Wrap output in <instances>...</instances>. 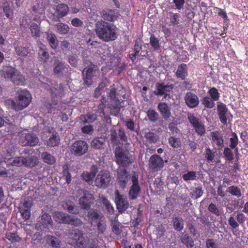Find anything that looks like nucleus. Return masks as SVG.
<instances>
[{
	"label": "nucleus",
	"mask_w": 248,
	"mask_h": 248,
	"mask_svg": "<svg viewBox=\"0 0 248 248\" xmlns=\"http://www.w3.org/2000/svg\"><path fill=\"white\" fill-rule=\"evenodd\" d=\"M95 31L97 36L106 42L114 41L118 36V29L116 26L102 20L96 22Z\"/></svg>",
	"instance_id": "f257e3e1"
},
{
	"label": "nucleus",
	"mask_w": 248,
	"mask_h": 248,
	"mask_svg": "<svg viewBox=\"0 0 248 248\" xmlns=\"http://www.w3.org/2000/svg\"><path fill=\"white\" fill-rule=\"evenodd\" d=\"M1 75L7 79H10L16 85H23L25 79L21 73L15 68L6 66L3 68Z\"/></svg>",
	"instance_id": "f03ea898"
},
{
	"label": "nucleus",
	"mask_w": 248,
	"mask_h": 248,
	"mask_svg": "<svg viewBox=\"0 0 248 248\" xmlns=\"http://www.w3.org/2000/svg\"><path fill=\"white\" fill-rule=\"evenodd\" d=\"M18 95L16 101H12L11 105L16 110H22L27 107L31 101V95L26 90L18 92Z\"/></svg>",
	"instance_id": "7ed1b4c3"
},
{
	"label": "nucleus",
	"mask_w": 248,
	"mask_h": 248,
	"mask_svg": "<svg viewBox=\"0 0 248 248\" xmlns=\"http://www.w3.org/2000/svg\"><path fill=\"white\" fill-rule=\"evenodd\" d=\"M68 233L70 238L76 241L75 248H87L89 239L83 236L82 231L78 229L69 230Z\"/></svg>",
	"instance_id": "20e7f679"
},
{
	"label": "nucleus",
	"mask_w": 248,
	"mask_h": 248,
	"mask_svg": "<svg viewBox=\"0 0 248 248\" xmlns=\"http://www.w3.org/2000/svg\"><path fill=\"white\" fill-rule=\"evenodd\" d=\"M19 136V142L22 146H34L39 142V139L36 135L29 132L27 130L20 132Z\"/></svg>",
	"instance_id": "39448f33"
},
{
	"label": "nucleus",
	"mask_w": 248,
	"mask_h": 248,
	"mask_svg": "<svg viewBox=\"0 0 248 248\" xmlns=\"http://www.w3.org/2000/svg\"><path fill=\"white\" fill-rule=\"evenodd\" d=\"M78 194L80 196L79 204L81 208L85 210H89L94 200L93 195L84 189H78Z\"/></svg>",
	"instance_id": "423d86ee"
},
{
	"label": "nucleus",
	"mask_w": 248,
	"mask_h": 248,
	"mask_svg": "<svg viewBox=\"0 0 248 248\" xmlns=\"http://www.w3.org/2000/svg\"><path fill=\"white\" fill-rule=\"evenodd\" d=\"M115 154L117 163L120 165L119 167L124 168L131 163L128 151H124L123 149L118 148L116 149Z\"/></svg>",
	"instance_id": "0eeeda50"
},
{
	"label": "nucleus",
	"mask_w": 248,
	"mask_h": 248,
	"mask_svg": "<svg viewBox=\"0 0 248 248\" xmlns=\"http://www.w3.org/2000/svg\"><path fill=\"white\" fill-rule=\"evenodd\" d=\"M110 180L111 176L109 171L103 170L97 174L95 180V185L98 187L105 188L109 185Z\"/></svg>",
	"instance_id": "6e6552de"
},
{
	"label": "nucleus",
	"mask_w": 248,
	"mask_h": 248,
	"mask_svg": "<svg viewBox=\"0 0 248 248\" xmlns=\"http://www.w3.org/2000/svg\"><path fill=\"white\" fill-rule=\"evenodd\" d=\"M88 150V144L83 140L75 141L71 146V153L77 156H81L85 154Z\"/></svg>",
	"instance_id": "1a4fd4ad"
},
{
	"label": "nucleus",
	"mask_w": 248,
	"mask_h": 248,
	"mask_svg": "<svg viewBox=\"0 0 248 248\" xmlns=\"http://www.w3.org/2000/svg\"><path fill=\"white\" fill-rule=\"evenodd\" d=\"M131 181L132 185L130 186L128 196L129 199L134 200L137 198L141 190L138 182V175L137 173H133L132 176Z\"/></svg>",
	"instance_id": "9d476101"
},
{
	"label": "nucleus",
	"mask_w": 248,
	"mask_h": 248,
	"mask_svg": "<svg viewBox=\"0 0 248 248\" xmlns=\"http://www.w3.org/2000/svg\"><path fill=\"white\" fill-rule=\"evenodd\" d=\"M5 164L12 166H23V156L16 157L13 158H5L2 161H0V174H2L5 170Z\"/></svg>",
	"instance_id": "9b49d317"
},
{
	"label": "nucleus",
	"mask_w": 248,
	"mask_h": 248,
	"mask_svg": "<svg viewBox=\"0 0 248 248\" xmlns=\"http://www.w3.org/2000/svg\"><path fill=\"white\" fill-rule=\"evenodd\" d=\"M117 172V179L119 185L121 187L124 188L128 182L131 180L132 176L127 173L124 168L119 167Z\"/></svg>",
	"instance_id": "f8f14e48"
},
{
	"label": "nucleus",
	"mask_w": 248,
	"mask_h": 248,
	"mask_svg": "<svg viewBox=\"0 0 248 248\" xmlns=\"http://www.w3.org/2000/svg\"><path fill=\"white\" fill-rule=\"evenodd\" d=\"M115 202L119 212H123L129 207V203L125 197L121 195L118 190L115 192Z\"/></svg>",
	"instance_id": "ddd939ff"
},
{
	"label": "nucleus",
	"mask_w": 248,
	"mask_h": 248,
	"mask_svg": "<svg viewBox=\"0 0 248 248\" xmlns=\"http://www.w3.org/2000/svg\"><path fill=\"white\" fill-rule=\"evenodd\" d=\"M148 165L150 169L152 170L158 171L164 166L163 160L159 155H154L150 157Z\"/></svg>",
	"instance_id": "4468645a"
},
{
	"label": "nucleus",
	"mask_w": 248,
	"mask_h": 248,
	"mask_svg": "<svg viewBox=\"0 0 248 248\" xmlns=\"http://www.w3.org/2000/svg\"><path fill=\"white\" fill-rule=\"evenodd\" d=\"M188 120L198 135L202 136L204 134V126L198 118L193 114H190L188 115Z\"/></svg>",
	"instance_id": "2eb2a0df"
},
{
	"label": "nucleus",
	"mask_w": 248,
	"mask_h": 248,
	"mask_svg": "<svg viewBox=\"0 0 248 248\" xmlns=\"http://www.w3.org/2000/svg\"><path fill=\"white\" fill-rule=\"evenodd\" d=\"M212 145L215 149L220 150L224 146V140L222 134L216 131L211 133Z\"/></svg>",
	"instance_id": "dca6fc26"
},
{
	"label": "nucleus",
	"mask_w": 248,
	"mask_h": 248,
	"mask_svg": "<svg viewBox=\"0 0 248 248\" xmlns=\"http://www.w3.org/2000/svg\"><path fill=\"white\" fill-rule=\"evenodd\" d=\"M68 66L65 62L56 58L53 64V72L57 77L62 76L68 71Z\"/></svg>",
	"instance_id": "f3484780"
},
{
	"label": "nucleus",
	"mask_w": 248,
	"mask_h": 248,
	"mask_svg": "<svg viewBox=\"0 0 248 248\" xmlns=\"http://www.w3.org/2000/svg\"><path fill=\"white\" fill-rule=\"evenodd\" d=\"M98 71L95 67H90L84 69L82 71L84 77V83L89 86L92 83V78L95 75Z\"/></svg>",
	"instance_id": "a211bd4d"
},
{
	"label": "nucleus",
	"mask_w": 248,
	"mask_h": 248,
	"mask_svg": "<svg viewBox=\"0 0 248 248\" xmlns=\"http://www.w3.org/2000/svg\"><path fill=\"white\" fill-rule=\"evenodd\" d=\"M30 150L28 149H25L21 154L28 155L25 156H23V165L27 167H32L37 163V158L36 156L31 155L29 154Z\"/></svg>",
	"instance_id": "6ab92c4d"
},
{
	"label": "nucleus",
	"mask_w": 248,
	"mask_h": 248,
	"mask_svg": "<svg viewBox=\"0 0 248 248\" xmlns=\"http://www.w3.org/2000/svg\"><path fill=\"white\" fill-rule=\"evenodd\" d=\"M185 100L186 104L190 108H193L199 104V99L197 96L191 93L188 92L185 97Z\"/></svg>",
	"instance_id": "aec40b11"
},
{
	"label": "nucleus",
	"mask_w": 248,
	"mask_h": 248,
	"mask_svg": "<svg viewBox=\"0 0 248 248\" xmlns=\"http://www.w3.org/2000/svg\"><path fill=\"white\" fill-rule=\"evenodd\" d=\"M41 221V222H38L36 224V228L38 230L42 229V225L46 228L52 225V220L51 216L47 213H42Z\"/></svg>",
	"instance_id": "412c9836"
},
{
	"label": "nucleus",
	"mask_w": 248,
	"mask_h": 248,
	"mask_svg": "<svg viewBox=\"0 0 248 248\" xmlns=\"http://www.w3.org/2000/svg\"><path fill=\"white\" fill-rule=\"evenodd\" d=\"M109 96L114 104V107L117 109V111H119L120 108L123 106L124 102L118 99V94L116 95V89L114 88L110 90Z\"/></svg>",
	"instance_id": "4be33fe9"
},
{
	"label": "nucleus",
	"mask_w": 248,
	"mask_h": 248,
	"mask_svg": "<svg viewBox=\"0 0 248 248\" xmlns=\"http://www.w3.org/2000/svg\"><path fill=\"white\" fill-rule=\"evenodd\" d=\"M156 91H154V93L156 95H162L165 94V98L168 96L167 93L170 91L171 88L170 86L166 85L163 83H157L155 85Z\"/></svg>",
	"instance_id": "5701e85b"
},
{
	"label": "nucleus",
	"mask_w": 248,
	"mask_h": 248,
	"mask_svg": "<svg viewBox=\"0 0 248 248\" xmlns=\"http://www.w3.org/2000/svg\"><path fill=\"white\" fill-rule=\"evenodd\" d=\"M217 113L221 123L226 124L227 122L226 113L227 108L222 103H218L217 106Z\"/></svg>",
	"instance_id": "b1692460"
},
{
	"label": "nucleus",
	"mask_w": 248,
	"mask_h": 248,
	"mask_svg": "<svg viewBox=\"0 0 248 248\" xmlns=\"http://www.w3.org/2000/svg\"><path fill=\"white\" fill-rule=\"evenodd\" d=\"M175 75L178 78L185 80L188 75L187 67L186 64L182 63L178 66L176 70Z\"/></svg>",
	"instance_id": "393cba45"
},
{
	"label": "nucleus",
	"mask_w": 248,
	"mask_h": 248,
	"mask_svg": "<svg viewBox=\"0 0 248 248\" xmlns=\"http://www.w3.org/2000/svg\"><path fill=\"white\" fill-rule=\"evenodd\" d=\"M98 171L97 168L96 166L93 165L92 166L91 168V171H85L84 172L82 175L81 177L83 180L85 181L90 183L93 181V179L95 176L97 172Z\"/></svg>",
	"instance_id": "a878e982"
},
{
	"label": "nucleus",
	"mask_w": 248,
	"mask_h": 248,
	"mask_svg": "<svg viewBox=\"0 0 248 248\" xmlns=\"http://www.w3.org/2000/svg\"><path fill=\"white\" fill-rule=\"evenodd\" d=\"M157 108L165 120H168L170 117L171 113L167 104L160 103L158 105Z\"/></svg>",
	"instance_id": "bb28decb"
},
{
	"label": "nucleus",
	"mask_w": 248,
	"mask_h": 248,
	"mask_svg": "<svg viewBox=\"0 0 248 248\" xmlns=\"http://www.w3.org/2000/svg\"><path fill=\"white\" fill-rule=\"evenodd\" d=\"M39 47L38 56L40 59L44 62H46L49 57V54L46 51L45 46L41 42H38Z\"/></svg>",
	"instance_id": "cd10ccee"
},
{
	"label": "nucleus",
	"mask_w": 248,
	"mask_h": 248,
	"mask_svg": "<svg viewBox=\"0 0 248 248\" xmlns=\"http://www.w3.org/2000/svg\"><path fill=\"white\" fill-rule=\"evenodd\" d=\"M105 143V139L103 137L94 138L91 142V146L96 149L104 148Z\"/></svg>",
	"instance_id": "c85d7f7f"
},
{
	"label": "nucleus",
	"mask_w": 248,
	"mask_h": 248,
	"mask_svg": "<svg viewBox=\"0 0 248 248\" xmlns=\"http://www.w3.org/2000/svg\"><path fill=\"white\" fill-rule=\"evenodd\" d=\"M69 215L61 212H56L53 214L54 220L59 223L66 224V220Z\"/></svg>",
	"instance_id": "c756f323"
},
{
	"label": "nucleus",
	"mask_w": 248,
	"mask_h": 248,
	"mask_svg": "<svg viewBox=\"0 0 248 248\" xmlns=\"http://www.w3.org/2000/svg\"><path fill=\"white\" fill-rule=\"evenodd\" d=\"M67 219L66 220V224H67L76 227L81 226L83 224V222L80 218L74 216L69 215L67 217Z\"/></svg>",
	"instance_id": "7c9ffc66"
},
{
	"label": "nucleus",
	"mask_w": 248,
	"mask_h": 248,
	"mask_svg": "<svg viewBox=\"0 0 248 248\" xmlns=\"http://www.w3.org/2000/svg\"><path fill=\"white\" fill-rule=\"evenodd\" d=\"M46 240L47 243L53 248H59L61 247V241L56 237L48 235L46 236Z\"/></svg>",
	"instance_id": "2f4dec72"
},
{
	"label": "nucleus",
	"mask_w": 248,
	"mask_h": 248,
	"mask_svg": "<svg viewBox=\"0 0 248 248\" xmlns=\"http://www.w3.org/2000/svg\"><path fill=\"white\" fill-rule=\"evenodd\" d=\"M173 225L174 229L180 231L184 228V222L183 218L179 216H176L173 218Z\"/></svg>",
	"instance_id": "473e14b6"
},
{
	"label": "nucleus",
	"mask_w": 248,
	"mask_h": 248,
	"mask_svg": "<svg viewBox=\"0 0 248 248\" xmlns=\"http://www.w3.org/2000/svg\"><path fill=\"white\" fill-rule=\"evenodd\" d=\"M68 6L64 4H60L56 7V12L59 16L62 17L65 16L68 13Z\"/></svg>",
	"instance_id": "72a5a7b5"
},
{
	"label": "nucleus",
	"mask_w": 248,
	"mask_h": 248,
	"mask_svg": "<svg viewBox=\"0 0 248 248\" xmlns=\"http://www.w3.org/2000/svg\"><path fill=\"white\" fill-rule=\"evenodd\" d=\"M181 16L179 14L170 12L168 14V18L170 20V25L175 26L179 23V18Z\"/></svg>",
	"instance_id": "f704fd0d"
},
{
	"label": "nucleus",
	"mask_w": 248,
	"mask_h": 248,
	"mask_svg": "<svg viewBox=\"0 0 248 248\" xmlns=\"http://www.w3.org/2000/svg\"><path fill=\"white\" fill-rule=\"evenodd\" d=\"M60 141V138L57 133H55L52 135V136L50 137L47 140L46 145L49 147H54L58 145Z\"/></svg>",
	"instance_id": "c9c22d12"
},
{
	"label": "nucleus",
	"mask_w": 248,
	"mask_h": 248,
	"mask_svg": "<svg viewBox=\"0 0 248 248\" xmlns=\"http://www.w3.org/2000/svg\"><path fill=\"white\" fill-rule=\"evenodd\" d=\"M62 178L65 180L68 184H70L71 182V175L69 171V167L67 165H64L62 167Z\"/></svg>",
	"instance_id": "e433bc0d"
},
{
	"label": "nucleus",
	"mask_w": 248,
	"mask_h": 248,
	"mask_svg": "<svg viewBox=\"0 0 248 248\" xmlns=\"http://www.w3.org/2000/svg\"><path fill=\"white\" fill-rule=\"evenodd\" d=\"M47 40L52 48H56L57 46V39L54 33H48L47 34Z\"/></svg>",
	"instance_id": "4c0bfd02"
},
{
	"label": "nucleus",
	"mask_w": 248,
	"mask_h": 248,
	"mask_svg": "<svg viewBox=\"0 0 248 248\" xmlns=\"http://www.w3.org/2000/svg\"><path fill=\"white\" fill-rule=\"evenodd\" d=\"M88 217V220L91 223L93 220H95L97 219H100L101 217V215L99 214L97 211L94 210H91L88 213L87 215Z\"/></svg>",
	"instance_id": "58836bf2"
},
{
	"label": "nucleus",
	"mask_w": 248,
	"mask_h": 248,
	"mask_svg": "<svg viewBox=\"0 0 248 248\" xmlns=\"http://www.w3.org/2000/svg\"><path fill=\"white\" fill-rule=\"evenodd\" d=\"M57 31L60 34H66L70 30L69 27L66 24L59 23L56 25Z\"/></svg>",
	"instance_id": "ea45409f"
},
{
	"label": "nucleus",
	"mask_w": 248,
	"mask_h": 248,
	"mask_svg": "<svg viewBox=\"0 0 248 248\" xmlns=\"http://www.w3.org/2000/svg\"><path fill=\"white\" fill-rule=\"evenodd\" d=\"M42 157L44 161L49 164H53L56 161L55 158L47 152L43 153Z\"/></svg>",
	"instance_id": "a19ab883"
},
{
	"label": "nucleus",
	"mask_w": 248,
	"mask_h": 248,
	"mask_svg": "<svg viewBox=\"0 0 248 248\" xmlns=\"http://www.w3.org/2000/svg\"><path fill=\"white\" fill-rule=\"evenodd\" d=\"M144 137L146 140L150 143H155L158 141L159 139L157 135L150 132L145 133Z\"/></svg>",
	"instance_id": "79ce46f5"
},
{
	"label": "nucleus",
	"mask_w": 248,
	"mask_h": 248,
	"mask_svg": "<svg viewBox=\"0 0 248 248\" xmlns=\"http://www.w3.org/2000/svg\"><path fill=\"white\" fill-rule=\"evenodd\" d=\"M150 43L154 50H157L160 49V45L159 40L154 34H152L150 36Z\"/></svg>",
	"instance_id": "37998d69"
},
{
	"label": "nucleus",
	"mask_w": 248,
	"mask_h": 248,
	"mask_svg": "<svg viewBox=\"0 0 248 248\" xmlns=\"http://www.w3.org/2000/svg\"><path fill=\"white\" fill-rule=\"evenodd\" d=\"M149 120L152 122H156L158 119V114L154 109H149L146 112Z\"/></svg>",
	"instance_id": "c03bdc74"
},
{
	"label": "nucleus",
	"mask_w": 248,
	"mask_h": 248,
	"mask_svg": "<svg viewBox=\"0 0 248 248\" xmlns=\"http://www.w3.org/2000/svg\"><path fill=\"white\" fill-rule=\"evenodd\" d=\"M215 152H213L210 148H207L205 152V158L207 161L213 163L215 160Z\"/></svg>",
	"instance_id": "a18cd8bd"
},
{
	"label": "nucleus",
	"mask_w": 248,
	"mask_h": 248,
	"mask_svg": "<svg viewBox=\"0 0 248 248\" xmlns=\"http://www.w3.org/2000/svg\"><path fill=\"white\" fill-rule=\"evenodd\" d=\"M142 45L141 44L136 41L134 48V53L130 54V57L132 61H134L136 59V56L138 54L140 50L141 49Z\"/></svg>",
	"instance_id": "49530a36"
},
{
	"label": "nucleus",
	"mask_w": 248,
	"mask_h": 248,
	"mask_svg": "<svg viewBox=\"0 0 248 248\" xmlns=\"http://www.w3.org/2000/svg\"><path fill=\"white\" fill-rule=\"evenodd\" d=\"M212 99L208 96H206L203 98L202 100V103L203 104L205 107L208 108H213L215 106V103Z\"/></svg>",
	"instance_id": "de8ad7c7"
},
{
	"label": "nucleus",
	"mask_w": 248,
	"mask_h": 248,
	"mask_svg": "<svg viewBox=\"0 0 248 248\" xmlns=\"http://www.w3.org/2000/svg\"><path fill=\"white\" fill-rule=\"evenodd\" d=\"M203 194V190L201 187H197L194 188L190 192V195L193 199H197Z\"/></svg>",
	"instance_id": "09e8293b"
},
{
	"label": "nucleus",
	"mask_w": 248,
	"mask_h": 248,
	"mask_svg": "<svg viewBox=\"0 0 248 248\" xmlns=\"http://www.w3.org/2000/svg\"><path fill=\"white\" fill-rule=\"evenodd\" d=\"M181 239L187 247L191 248L193 246V242L190 240L189 237L187 234L183 233L181 236Z\"/></svg>",
	"instance_id": "8fccbe9b"
},
{
	"label": "nucleus",
	"mask_w": 248,
	"mask_h": 248,
	"mask_svg": "<svg viewBox=\"0 0 248 248\" xmlns=\"http://www.w3.org/2000/svg\"><path fill=\"white\" fill-rule=\"evenodd\" d=\"M30 30L33 37H39L40 35V29L36 24L32 23L30 26Z\"/></svg>",
	"instance_id": "3c124183"
},
{
	"label": "nucleus",
	"mask_w": 248,
	"mask_h": 248,
	"mask_svg": "<svg viewBox=\"0 0 248 248\" xmlns=\"http://www.w3.org/2000/svg\"><path fill=\"white\" fill-rule=\"evenodd\" d=\"M197 176L195 171H190L183 175L182 178L185 181L194 180Z\"/></svg>",
	"instance_id": "603ef678"
},
{
	"label": "nucleus",
	"mask_w": 248,
	"mask_h": 248,
	"mask_svg": "<svg viewBox=\"0 0 248 248\" xmlns=\"http://www.w3.org/2000/svg\"><path fill=\"white\" fill-rule=\"evenodd\" d=\"M227 192L232 195L235 196L237 197H240L241 195L240 189L237 187L234 186H232L228 187L227 188Z\"/></svg>",
	"instance_id": "864d4df0"
},
{
	"label": "nucleus",
	"mask_w": 248,
	"mask_h": 248,
	"mask_svg": "<svg viewBox=\"0 0 248 248\" xmlns=\"http://www.w3.org/2000/svg\"><path fill=\"white\" fill-rule=\"evenodd\" d=\"M46 107L49 113H55L54 110L56 109H59V106L57 103V101L54 99V100H52V103L51 104L48 103Z\"/></svg>",
	"instance_id": "5fc2aeb1"
},
{
	"label": "nucleus",
	"mask_w": 248,
	"mask_h": 248,
	"mask_svg": "<svg viewBox=\"0 0 248 248\" xmlns=\"http://www.w3.org/2000/svg\"><path fill=\"white\" fill-rule=\"evenodd\" d=\"M103 18L105 20L113 21L117 18V16L114 14V12L109 11L103 15Z\"/></svg>",
	"instance_id": "6e6d98bb"
},
{
	"label": "nucleus",
	"mask_w": 248,
	"mask_h": 248,
	"mask_svg": "<svg viewBox=\"0 0 248 248\" xmlns=\"http://www.w3.org/2000/svg\"><path fill=\"white\" fill-rule=\"evenodd\" d=\"M6 237L12 243L18 242L20 238L16 232H8L6 233Z\"/></svg>",
	"instance_id": "4d7b16f0"
},
{
	"label": "nucleus",
	"mask_w": 248,
	"mask_h": 248,
	"mask_svg": "<svg viewBox=\"0 0 248 248\" xmlns=\"http://www.w3.org/2000/svg\"><path fill=\"white\" fill-rule=\"evenodd\" d=\"M211 98L214 101H217L219 98V93L215 88H211L208 92Z\"/></svg>",
	"instance_id": "13d9d810"
},
{
	"label": "nucleus",
	"mask_w": 248,
	"mask_h": 248,
	"mask_svg": "<svg viewBox=\"0 0 248 248\" xmlns=\"http://www.w3.org/2000/svg\"><path fill=\"white\" fill-rule=\"evenodd\" d=\"M15 50L17 55L22 57L27 56L29 53L28 49L25 47L16 46Z\"/></svg>",
	"instance_id": "bf43d9fd"
},
{
	"label": "nucleus",
	"mask_w": 248,
	"mask_h": 248,
	"mask_svg": "<svg viewBox=\"0 0 248 248\" xmlns=\"http://www.w3.org/2000/svg\"><path fill=\"white\" fill-rule=\"evenodd\" d=\"M169 142L170 146L173 148H178L181 145V141L179 139L173 137H170L169 139Z\"/></svg>",
	"instance_id": "052dcab7"
},
{
	"label": "nucleus",
	"mask_w": 248,
	"mask_h": 248,
	"mask_svg": "<svg viewBox=\"0 0 248 248\" xmlns=\"http://www.w3.org/2000/svg\"><path fill=\"white\" fill-rule=\"evenodd\" d=\"M223 154L225 159L228 161H231L233 159V154L231 150L228 147L224 148Z\"/></svg>",
	"instance_id": "680f3d73"
},
{
	"label": "nucleus",
	"mask_w": 248,
	"mask_h": 248,
	"mask_svg": "<svg viewBox=\"0 0 248 248\" xmlns=\"http://www.w3.org/2000/svg\"><path fill=\"white\" fill-rule=\"evenodd\" d=\"M206 247L207 248H220L217 243L213 239H207L206 241Z\"/></svg>",
	"instance_id": "e2e57ef3"
},
{
	"label": "nucleus",
	"mask_w": 248,
	"mask_h": 248,
	"mask_svg": "<svg viewBox=\"0 0 248 248\" xmlns=\"http://www.w3.org/2000/svg\"><path fill=\"white\" fill-rule=\"evenodd\" d=\"M99 234H103L106 230V224L103 221H99L97 225Z\"/></svg>",
	"instance_id": "0e129e2a"
},
{
	"label": "nucleus",
	"mask_w": 248,
	"mask_h": 248,
	"mask_svg": "<svg viewBox=\"0 0 248 248\" xmlns=\"http://www.w3.org/2000/svg\"><path fill=\"white\" fill-rule=\"evenodd\" d=\"M19 211L23 218L25 220L29 219L31 216L30 209H19Z\"/></svg>",
	"instance_id": "69168bd1"
},
{
	"label": "nucleus",
	"mask_w": 248,
	"mask_h": 248,
	"mask_svg": "<svg viewBox=\"0 0 248 248\" xmlns=\"http://www.w3.org/2000/svg\"><path fill=\"white\" fill-rule=\"evenodd\" d=\"M238 139L236 134H234L233 136L230 138V147L232 149L235 148L238 144Z\"/></svg>",
	"instance_id": "338daca9"
},
{
	"label": "nucleus",
	"mask_w": 248,
	"mask_h": 248,
	"mask_svg": "<svg viewBox=\"0 0 248 248\" xmlns=\"http://www.w3.org/2000/svg\"><path fill=\"white\" fill-rule=\"evenodd\" d=\"M208 210L210 212L216 216H219L220 215V211L219 209L217 207L216 205L213 203H211L209 205Z\"/></svg>",
	"instance_id": "774afa93"
}]
</instances>
